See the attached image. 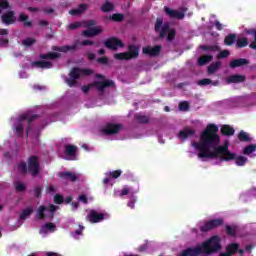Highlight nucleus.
<instances>
[{
  "instance_id": "7ed1b4c3",
  "label": "nucleus",
  "mask_w": 256,
  "mask_h": 256,
  "mask_svg": "<svg viewBox=\"0 0 256 256\" xmlns=\"http://www.w3.org/2000/svg\"><path fill=\"white\" fill-rule=\"evenodd\" d=\"M93 75V70L89 68L73 67L69 72V78H66L65 82L68 87H77V80L81 77H89Z\"/></svg>"
},
{
  "instance_id": "09e8293b",
  "label": "nucleus",
  "mask_w": 256,
  "mask_h": 256,
  "mask_svg": "<svg viewBox=\"0 0 256 256\" xmlns=\"http://www.w3.org/2000/svg\"><path fill=\"white\" fill-rule=\"evenodd\" d=\"M226 233L230 237H235V235H237V229L231 227L230 225H226Z\"/></svg>"
},
{
  "instance_id": "79ce46f5",
  "label": "nucleus",
  "mask_w": 256,
  "mask_h": 256,
  "mask_svg": "<svg viewBox=\"0 0 256 256\" xmlns=\"http://www.w3.org/2000/svg\"><path fill=\"white\" fill-rule=\"evenodd\" d=\"M125 19V16L123 14L115 13L110 16V20L114 21L115 23H121Z\"/></svg>"
},
{
  "instance_id": "f8f14e48",
  "label": "nucleus",
  "mask_w": 256,
  "mask_h": 256,
  "mask_svg": "<svg viewBox=\"0 0 256 256\" xmlns=\"http://www.w3.org/2000/svg\"><path fill=\"white\" fill-rule=\"evenodd\" d=\"M1 20L4 25H13L17 21L15 17V11L10 10L1 15Z\"/></svg>"
},
{
  "instance_id": "864d4df0",
  "label": "nucleus",
  "mask_w": 256,
  "mask_h": 256,
  "mask_svg": "<svg viewBox=\"0 0 256 256\" xmlns=\"http://www.w3.org/2000/svg\"><path fill=\"white\" fill-rule=\"evenodd\" d=\"M123 171L121 170H114L112 172H110L109 177H111V179H119V177H121Z\"/></svg>"
},
{
  "instance_id": "774afa93",
  "label": "nucleus",
  "mask_w": 256,
  "mask_h": 256,
  "mask_svg": "<svg viewBox=\"0 0 256 256\" xmlns=\"http://www.w3.org/2000/svg\"><path fill=\"white\" fill-rule=\"evenodd\" d=\"M180 256H191L189 248L183 250V251L180 253Z\"/></svg>"
},
{
  "instance_id": "4468645a",
  "label": "nucleus",
  "mask_w": 256,
  "mask_h": 256,
  "mask_svg": "<svg viewBox=\"0 0 256 256\" xmlns=\"http://www.w3.org/2000/svg\"><path fill=\"white\" fill-rule=\"evenodd\" d=\"M58 177H60V179H64L65 181H71L72 183L79 181V176H77L75 172L71 171L60 172Z\"/></svg>"
},
{
  "instance_id": "72a5a7b5",
  "label": "nucleus",
  "mask_w": 256,
  "mask_h": 256,
  "mask_svg": "<svg viewBox=\"0 0 256 256\" xmlns=\"http://www.w3.org/2000/svg\"><path fill=\"white\" fill-rule=\"evenodd\" d=\"M200 49L202 51H212L213 53L217 52V51H221V47H219L218 45H201Z\"/></svg>"
},
{
  "instance_id": "3c124183",
  "label": "nucleus",
  "mask_w": 256,
  "mask_h": 256,
  "mask_svg": "<svg viewBox=\"0 0 256 256\" xmlns=\"http://www.w3.org/2000/svg\"><path fill=\"white\" fill-rule=\"evenodd\" d=\"M162 27H163V19L162 18H157L155 26H154V29H155L156 33L161 31Z\"/></svg>"
},
{
  "instance_id": "a19ab883",
  "label": "nucleus",
  "mask_w": 256,
  "mask_h": 256,
  "mask_svg": "<svg viewBox=\"0 0 256 256\" xmlns=\"http://www.w3.org/2000/svg\"><path fill=\"white\" fill-rule=\"evenodd\" d=\"M256 151V145L250 144L243 149V155H251V153H254Z\"/></svg>"
},
{
  "instance_id": "f03ea898",
  "label": "nucleus",
  "mask_w": 256,
  "mask_h": 256,
  "mask_svg": "<svg viewBox=\"0 0 256 256\" xmlns=\"http://www.w3.org/2000/svg\"><path fill=\"white\" fill-rule=\"evenodd\" d=\"M219 241V236H212L199 247H189L188 249L190 251V256H198L201 255V253H204L205 255H211V253H217V251H221V244Z\"/></svg>"
},
{
  "instance_id": "bf43d9fd",
  "label": "nucleus",
  "mask_w": 256,
  "mask_h": 256,
  "mask_svg": "<svg viewBox=\"0 0 256 256\" xmlns=\"http://www.w3.org/2000/svg\"><path fill=\"white\" fill-rule=\"evenodd\" d=\"M78 201H81V203H84L85 205H87V203H89V199L87 198V195H85V194L79 195Z\"/></svg>"
},
{
  "instance_id": "69168bd1",
  "label": "nucleus",
  "mask_w": 256,
  "mask_h": 256,
  "mask_svg": "<svg viewBox=\"0 0 256 256\" xmlns=\"http://www.w3.org/2000/svg\"><path fill=\"white\" fill-rule=\"evenodd\" d=\"M81 45H82L83 47H87V45H95V42H93V41H91V40H83V41L81 42Z\"/></svg>"
},
{
  "instance_id": "49530a36",
  "label": "nucleus",
  "mask_w": 256,
  "mask_h": 256,
  "mask_svg": "<svg viewBox=\"0 0 256 256\" xmlns=\"http://www.w3.org/2000/svg\"><path fill=\"white\" fill-rule=\"evenodd\" d=\"M211 83H213V80L209 78H204V79L198 80L197 85H199L200 87H206V85H211Z\"/></svg>"
},
{
  "instance_id": "9d476101",
  "label": "nucleus",
  "mask_w": 256,
  "mask_h": 256,
  "mask_svg": "<svg viewBox=\"0 0 256 256\" xmlns=\"http://www.w3.org/2000/svg\"><path fill=\"white\" fill-rule=\"evenodd\" d=\"M123 129V124L107 123L102 128L104 135H117Z\"/></svg>"
},
{
  "instance_id": "f704fd0d",
  "label": "nucleus",
  "mask_w": 256,
  "mask_h": 256,
  "mask_svg": "<svg viewBox=\"0 0 256 256\" xmlns=\"http://www.w3.org/2000/svg\"><path fill=\"white\" fill-rule=\"evenodd\" d=\"M171 27L169 26V23H164L162 26V29H160V34L159 37L160 39H163L165 37H167V33H169Z\"/></svg>"
},
{
  "instance_id": "680f3d73",
  "label": "nucleus",
  "mask_w": 256,
  "mask_h": 256,
  "mask_svg": "<svg viewBox=\"0 0 256 256\" xmlns=\"http://www.w3.org/2000/svg\"><path fill=\"white\" fill-rule=\"evenodd\" d=\"M175 35H176L175 30H170L167 36L168 41H173V39H175Z\"/></svg>"
},
{
  "instance_id": "de8ad7c7",
  "label": "nucleus",
  "mask_w": 256,
  "mask_h": 256,
  "mask_svg": "<svg viewBox=\"0 0 256 256\" xmlns=\"http://www.w3.org/2000/svg\"><path fill=\"white\" fill-rule=\"evenodd\" d=\"M34 192V197L37 199L41 198L43 196V187L41 186H36L33 190Z\"/></svg>"
},
{
  "instance_id": "2eb2a0df",
  "label": "nucleus",
  "mask_w": 256,
  "mask_h": 256,
  "mask_svg": "<svg viewBox=\"0 0 256 256\" xmlns=\"http://www.w3.org/2000/svg\"><path fill=\"white\" fill-rule=\"evenodd\" d=\"M245 81H247V76L241 74H234L226 79L228 85H231V83H245Z\"/></svg>"
},
{
  "instance_id": "1a4fd4ad",
  "label": "nucleus",
  "mask_w": 256,
  "mask_h": 256,
  "mask_svg": "<svg viewBox=\"0 0 256 256\" xmlns=\"http://www.w3.org/2000/svg\"><path fill=\"white\" fill-rule=\"evenodd\" d=\"M104 46L106 49H110L111 51H117L119 47H125V44H123V41L117 37H110L104 41Z\"/></svg>"
},
{
  "instance_id": "37998d69",
  "label": "nucleus",
  "mask_w": 256,
  "mask_h": 256,
  "mask_svg": "<svg viewBox=\"0 0 256 256\" xmlns=\"http://www.w3.org/2000/svg\"><path fill=\"white\" fill-rule=\"evenodd\" d=\"M14 187L18 193H23L27 189V186L23 182H16L14 183Z\"/></svg>"
},
{
  "instance_id": "412c9836",
  "label": "nucleus",
  "mask_w": 256,
  "mask_h": 256,
  "mask_svg": "<svg viewBox=\"0 0 256 256\" xmlns=\"http://www.w3.org/2000/svg\"><path fill=\"white\" fill-rule=\"evenodd\" d=\"M165 13L169 15L172 19H183L185 17V14L183 12L171 10L168 7H165Z\"/></svg>"
},
{
  "instance_id": "cd10ccee",
  "label": "nucleus",
  "mask_w": 256,
  "mask_h": 256,
  "mask_svg": "<svg viewBox=\"0 0 256 256\" xmlns=\"http://www.w3.org/2000/svg\"><path fill=\"white\" fill-rule=\"evenodd\" d=\"M33 215V207H28L22 211L21 214H19V219L21 221H25L28 217H31Z\"/></svg>"
},
{
  "instance_id": "6ab92c4d",
  "label": "nucleus",
  "mask_w": 256,
  "mask_h": 256,
  "mask_svg": "<svg viewBox=\"0 0 256 256\" xmlns=\"http://www.w3.org/2000/svg\"><path fill=\"white\" fill-rule=\"evenodd\" d=\"M32 67H36V69H51L53 67V63L45 60L34 61L32 62Z\"/></svg>"
},
{
  "instance_id": "ea45409f",
  "label": "nucleus",
  "mask_w": 256,
  "mask_h": 256,
  "mask_svg": "<svg viewBox=\"0 0 256 256\" xmlns=\"http://www.w3.org/2000/svg\"><path fill=\"white\" fill-rule=\"evenodd\" d=\"M234 161H236V165L238 167H243L246 165L247 163V157L245 156H236V158L234 159Z\"/></svg>"
},
{
  "instance_id": "b1692460",
  "label": "nucleus",
  "mask_w": 256,
  "mask_h": 256,
  "mask_svg": "<svg viewBox=\"0 0 256 256\" xmlns=\"http://www.w3.org/2000/svg\"><path fill=\"white\" fill-rule=\"evenodd\" d=\"M65 148V153L68 155V157H77V146L75 145H71V144H67L64 146Z\"/></svg>"
},
{
  "instance_id": "58836bf2",
  "label": "nucleus",
  "mask_w": 256,
  "mask_h": 256,
  "mask_svg": "<svg viewBox=\"0 0 256 256\" xmlns=\"http://www.w3.org/2000/svg\"><path fill=\"white\" fill-rule=\"evenodd\" d=\"M18 171L22 175H27V173H29V166H27V163L25 162H20L18 164Z\"/></svg>"
},
{
  "instance_id": "5701e85b",
  "label": "nucleus",
  "mask_w": 256,
  "mask_h": 256,
  "mask_svg": "<svg viewBox=\"0 0 256 256\" xmlns=\"http://www.w3.org/2000/svg\"><path fill=\"white\" fill-rule=\"evenodd\" d=\"M59 57H61V54L60 53H57V52H48L46 54H40L39 55V59H42V60H51V61H54V59H59Z\"/></svg>"
},
{
  "instance_id": "c03bdc74",
  "label": "nucleus",
  "mask_w": 256,
  "mask_h": 256,
  "mask_svg": "<svg viewBox=\"0 0 256 256\" xmlns=\"http://www.w3.org/2000/svg\"><path fill=\"white\" fill-rule=\"evenodd\" d=\"M36 42L37 40H35V38H26L22 41V45L24 47H31L32 45H35Z\"/></svg>"
},
{
  "instance_id": "bb28decb",
  "label": "nucleus",
  "mask_w": 256,
  "mask_h": 256,
  "mask_svg": "<svg viewBox=\"0 0 256 256\" xmlns=\"http://www.w3.org/2000/svg\"><path fill=\"white\" fill-rule=\"evenodd\" d=\"M213 61V55H203L198 58V65L203 67V65H207V63H211Z\"/></svg>"
},
{
  "instance_id": "dca6fc26",
  "label": "nucleus",
  "mask_w": 256,
  "mask_h": 256,
  "mask_svg": "<svg viewBox=\"0 0 256 256\" xmlns=\"http://www.w3.org/2000/svg\"><path fill=\"white\" fill-rule=\"evenodd\" d=\"M179 139L185 141V139H189V137H195V129H190L189 127H185L178 133Z\"/></svg>"
},
{
  "instance_id": "0eeeda50",
  "label": "nucleus",
  "mask_w": 256,
  "mask_h": 256,
  "mask_svg": "<svg viewBox=\"0 0 256 256\" xmlns=\"http://www.w3.org/2000/svg\"><path fill=\"white\" fill-rule=\"evenodd\" d=\"M28 173L31 177H37L41 173V163L39 162V156L31 155L28 160Z\"/></svg>"
},
{
  "instance_id": "20e7f679",
  "label": "nucleus",
  "mask_w": 256,
  "mask_h": 256,
  "mask_svg": "<svg viewBox=\"0 0 256 256\" xmlns=\"http://www.w3.org/2000/svg\"><path fill=\"white\" fill-rule=\"evenodd\" d=\"M35 119H39V115L33 114L29 116V114H22L19 118V122L15 126V134L17 137H23V121H28V129L26 130L27 135H29V129H31V123L35 121Z\"/></svg>"
},
{
  "instance_id": "c9c22d12",
  "label": "nucleus",
  "mask_w": 256,
  "mask_h": 256,
  "mask_svg": "<svg viewBox=\"0 0 256 256\" xmlns=\"http://www.w3.org/2000/svg\"><path fill=\"white\" fill-rule=\"evenodd\" d=\"M221 67V62L217 61L208 66V74L213 75Z\"/></svg>"
},
{
  "instance_id": "473e14b6",
  "label": "nucleus",
  "mask_w": 256,
  "mask_h": 256,
  "mask_svg": "<svg viewBox=\"0 0 256 256\" xmlns=\"http://www.w3.org/2000/svg\"><path fill=\"white\" fill-rule=\"evenodd\" d=\"M247 45H249V39L242 37V38H238L236 40V48L237 49H243L244 47H247Z\"/></svg>"
},
{
  "instance_id": "5fc2aeb1",
  "label": "nucleus",
  "mask_w": 256,
  "mask_h": 256,
  "mask_svg": "<svg viewBox=\"0 0 256 256\" xmlns=\"http://www.w3.org/2000/svg\"><path fill=\"white\" fill-rule=\"evenodd\" d=\"M179 111H189V102L182 101L179 103Z\"/></svg>"
},
{
  "instance_id": "39448f33",
  "label": "nucleus",
  "mask_w": 256,
  "mask_h": 256,
  "mask_svg": "<svg viewBox=\"0 0 256 256\" xmlns=\"http://www.w3.org/2000/svg\"><path fill=\"white\" fill-rule=\"evenodd\" d=\"M139 57V47L136 45H129L127 52H121L114 54V59L117 61H129L131 59H137Z\"/></svg>"
},
{
  "instance_id": "9b49d317",
  "label": "nucleus",
  "mask_w": 256,
  "mask_h": 256,
  "mask_svg": "<svg viewBox=\"0 0 256 256\" xmlns=\"http://www.w3.org/2000/svg\"><path fill=\"white\" fill-rule=\"evenodd\" d=\"M161 49H163V46L161 45H156L154 47L146 46L142 48V53L148 57H159L161 54Z\"/></svg>"
},
{
  "instance_id": "4d7b16f0",
  "label": "nucleus",
  "mask_w": 256,
  "mask_h": 256,
  "mask_svg": "<svg viewBox=\"0 0 256 256\" xmlns=\"http://www.w3.org/2000/svg\"><path fill=\"white\" fill-rule=\"evenodd\" d=\"M97 63H100L101 65H107L109 63V58L107 56H103L97 59Z\"/></svg>"
},
{
  "instance_id": "a211bd4d",
  "label": "nucleus",
  "mask_w": 256,
  "mask_h": 256,
  "mask_svg": "<svg viewBox=\"0 0 256 256\" xmlns=\"http://www.w3.org/2000/svg\"><path fill=\"white\" fill-rule=\"evenodd\" d=\"M100 33H103V29L99 28V27H92L89 28L87 30H84L82 32V35H84V37H95L97 35H99Z\"/></svg>"
},
{
  "instance_id": "c85d7f7f",
  "label": "nucleus",
  "mask_w": 256,
  "mask_h": 256,
  "mask_svg": "<svg viewBox=\"0 0 256 256\" xmlns=\"http://www.w3.org/2000/svg\"><path fill=\"white\" fill-rule=\"evenodd\" d=\"M115 9V4L113 2L105 1L104 4L101 6V11L103 13H109Z\"/></svg>"
},
{
  "instance_id": "6e6d98bb",
  "label": "nucleus",
  "mask_w": 256,
  "mask_h": 256,
  "mask_svg": "<svg viewBox=\"0 0 256 256\" xmlns=\"http://www.w3.org/2000/svg\"><path fill=\"white\" fill-rule=\"evenodd\" d=\"M11 6L9 5V1L0 0V13L1 11H5V9H9Z\"/></svg>"
},
{
  "instance_id": "603ef678",
  "label": "nucleus",
  "mask_w": 256,
  "mask_h": 256,
  "mask_svg": "<svg viewBox=\"0 0 256 256\" xmlns=\"http://www.w3.org/2000/svg\"><path fill=\"white\" fill-rule=\"evenodd\" d=\"M54 203L56 205H61V204L65 203V198H63V196L61 194H56L54 196Z\"/></svg>"
},
{
  "instance_id": "423d86ee",
  "label": "nucleus",
  "mask_w": 256,
  "mask_h": 256,
  "mask_svg": "<svg viewBox=\"0 0 256 256\" xmlns=\"http://www.w3.org/2000/svg\"><path fill=\"white\" fill-rule=\"evenodd\" d=\"M91 87H96L100 93H104L105 89L115 87V82L113 80L95 81L93 84L82 86L83 93H89V91H91Z\"/></svg>"
},
{
  "instance_id": "a878e982",
  "label": "nucleus",
  "mask_w": 256,
  "mask_h": 256,
  "mask_svg": "<svg viewBox=\"0 0 256 256\" xmlns=\"http://www.w3.org/2000/svg\"><path fill=\"white\" fill-rule=\"evenodd\" d=\"M236 41H237V34H228L224 38V44L227 45V47H231L232 45H235Z\"/></svg>"
},
{
  "instance_id": "e2e57ef3",
  "label": "nucleus",
  "mask_w": 256,
  "mask_h": 256,
  "mask_svg": "<svg viewBox=\"0 0 256 256\" xmlns=\"http://www.w3.org/2000/svg\"><path fill=\"white\" fill-rule=\"evenodd\" d=\"M77 9L81 11V14H83L84 11H87V4L85 3L79 4Z\"/></svg>"
},
{
  "instance_id": "ddd939ff",
  "label": "nucleus",
  "mask_w": 256,
  "mask_h": 256,
  "mask_svg": "<svg viewBox=\"0 0 256 256\" xmlns=\"http://www.w3.org/2000/svg\"><path fill=\"white\" fill-rule=\"evenodd\" d=\"M87 219H89L90 223H101V221L105 219V214L98 213L95 210H91L87 215Z\"/></svg>"
},
{
  "instance_id": "393cba45",
  "label": "nucleus",
  "mask_w": 256,
  "mask_h": 256,
  "mask_svg": "<svg viewBox=\"0 0 256 256\" xmlns=\"http://www.w3.org/2000/svg\"><path fill=\"white\" fill-rule=\"evenodd\" d=\"M238 140L241 141V143H251L253 141V138L249 136L247 132L241 130L238 133Z\"/></svg>"
},
{
  "instance_id": "0e129e2a",
  "label": "nucleus",
  "mask_w": 256,
  "mask_h": 256,
  "mask_svg": "<svg viewBox=\"0 0 256 256\" xmlns=\"http://www.w3.org/2000/svg\"><path fill=\"white\" fill-rule=\"evenodd\" d=\"M70 15H73V17H76L77 15H81V10L76 9H72L69 11Z\"/></svg>"
},
{
  "instance_id": "f257e3e1",
  "label": "nucleus",
  "mask_w": 256,
  "mask_h": 256,
  "mask_svg": "<svg viewBox=\"0 0 256 256\" xmlns=\"http://www.w3.org/2000/svg\"><path fill=\"white\" fill-rule=\"evenodd\" d=\"M219 127L215 124H209L200 134V141L192 143L193 147L198 151L199 159H217L220 161H235L237 154L229 151V144L219 145L221 137Z\"/></svg>"
},
{
  "instance_id": "8fccbe9b",
  "label": "nucleus",
  "mask_w": 256,
  "mask_h": 256,
  "mask_svg": "<svg viewBox=\"0 0 256 256\" xmlns=\"http://www.w3.org/2000/svg\"><path fill=\"white\" fill-rule=\"evenodd\" d=\"M231 55V52L229 50H222L220 53L216 56L217 59H227Z\"/></svg>"
},
{
  "instance_id": "338daca9",
  "label": "nucleus",
  "mask_w": 256,
  "mask_h": 256,
  "mask_svg": "<svg viewBox=\"0 0 256 256\" xmlns=\"http://www.w3.org/2000/svg\"><path fill=\"white\" fill-rule=\"evenodd\" d=\"M130 189L128 187H124L120 193V197H124V195H129Z\"/></svg>"
},
{
  "instance_id": "4be33fe9",
  "label": "nucleus",
  "mask_w": 256,
  "mask_h": 256,
  "mask_svg": "<svg viewBox=\"0 0 256 256\" xmlns=\"http://www.w3.org/2000/svg\"><path fill=\"white\" fill-rule=\"evenodd\" d=\"M220 132L222 135H224L226 137H231V136L235 135V128L226 124L221 127Z\"/></svg>"
},
{
  "instance_id": "a18cd8bd",
  "label": "nucleus",
  "mask_w": 256,
  "mask_h": 256,
  "mask_svg": "<svg viewBox=\"0 0 256 256\" xmlns=\"http://www.w3.org/2000/svg\"><path fill=\"white\" fill-rule=\"evenodd\" d=\"M47 207L45 206H40L38 209V219H40V221H43V219H45V211H47Z\"/></svg>"
},
{
  "instance_id": "13d9d810",
  "label": "nucleus",
  "mask_w": 256,
  "mask_h": 256,
  "mask_svg": "<svg viewBox=\"0 0 256 256\" xmlns=\"http://www.w3.org/2000/svg\"><path fill=\"white\" fill-rule=\"evenodd\" d=\"M97 22L95 20H86L84 21V27H95Z\"/></svg>"
},
{
  "instance_id": "e433bc0d",
  "label": "nucleus",
  "mask_w": 256,
  "mask_h": 256,
  "mask_svg": "<svg viewBox=\"0 0 256 256\" xmlns=\"http://www.w3.org/2000/svg\"><path fill=\"white\" fill-rule=\"evenodd\" d=\"M247 35H253L254 41L250 43L249 47L250 49H255L256 50V29L250 28L246 30Z\"/></svg>"
},
{
  "instance_id": "6e6552de",
  "label": "nucleus",
  "mask_w": 256,
  "mask_h": 256,
  "mask_svg": "<svg viewBox=\"0 0 256 256\" xmlns=\"http://www.w3.org/2000/svg\"><path fill=\"white\" fill-rule=\"evenodd\" d=\"M221 225H223V218L211 219L200 225L199 229L201 233H209V231H213V229H217Z\"/></svg>"
},
{
  "instance_id": "052dcab7",
  "label": "nucleus",
  "mask_w": 256,
  "mask_h": 256,
  "mask_svg": "<svg viewBox=\"0 0 256 256\" xmlns=\"http://www.w3.org/2000/svg\"><path fill=\"white\" fill-rule=\"evenodd\" d=\"M79 27H81L80 22H74L69 24V29H71L72 31H75V29H79Z\"/></svg>"
},
{
  "instance_id": "2f4dec72",
  "label": "nucleus",
  "mask_w": 256,
  "mask_h": 256,
  "mask_svg": "<svg viewBox=\"0 0 256 256\" xmlns=\"http://www.w3.org/2000/svg\"><path fill=\"white\" fill-rule=\"evenodd\" d=\"M226 251L230 254V256L235 255V253H238L239 251V245L237 243L228 244Z\"/></svg>"
},
{
  "instance_id": "f3484780",
  "label": "nucleus",
  "mask_w": 256,
  "mask_h": 256,
  "mask_svg": "<svg viewBox=\"0 0 256 256\" xmlns=\"http://www.w3.org/2000/svg\"><path fill=\"white\" fill-rule=\"evenodd\" d=\"M52 50L58 51L59 53H69V51H77V43H75L71 46H69V45L53 46Z\"/></svg>"
},
{
  "instance_id": "c756f323",
  "label": "nucleus",
  "mask_w": 256,
  "mask_h": 256,
  "mask_svg": "<svg viewBox=\"0 0 256 256\" xmlns=\"http://www.w3.org/2000/svg\"><path fill=\"white\" fill-rule=\"evenodd\" d=\"M28 19H29V16L27 14L21 13L19 15L18 21L20 23H23L24 27H31L33 25V22L28 21Z\"/></svg>"
},
{
  "instance_id": "7c9ffc66",
  "label": "nucleus",
  "mask_w": 256,
  "mask_h": 256,
  "mask_svg": "<svg viewBox=\"0 0 256 256\" xmlns=\"http://www.w3.org/2000/svg\"><path fill=\"white\" fill-rule=\"evenodd\" d=\"M55 229H57V226L51 222H48L44 226L41 227L40 233H47V231L54 232Z\"/></svg>"
},
{
  "instance_id": "aec40b11",
  "label": "nucleus",
  "mask_w": 256,
  "mask_h": 256,
  "mask_svg": "<svg viewBox=\"0 0 256 256\" xmlns=\"http://www.w3.org/2000/svg\"><path fill=\"white\" fill-rule=\"evenodd\" d=\"M244 65H249V60L246 58L233 59L230 61L231 69H237V67H243Z\"/></svg>"
},
{
  "instance_id": "4c0bfd02",
  "label": "nucleus",
  "mask_w": 256,
  "mask_h": 256,
  "mask_svg": "<svg viewBox=\"0 0 256 256\" xmlns=\"http://www.w3.org/2000/svg\"><path fill=\"white\" fill-rule=\"evenodd\" d=\"M134 119H136L138 123H141L142 125L149 123V117L146 115L135 114Z\"/></svg>"
}]
</instances>
